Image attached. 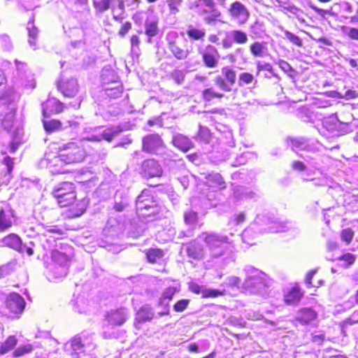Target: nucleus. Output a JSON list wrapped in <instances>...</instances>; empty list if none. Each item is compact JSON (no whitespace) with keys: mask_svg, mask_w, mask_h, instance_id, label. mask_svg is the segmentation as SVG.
<instances>
[{"mask_svg":"<svg viewBox=\"0 0 358 358\" xmlns=\"http://www.w3.org/2000/svg\"><path fill=\"white\" fill-rule=\"evenodd\" d=\"M247 278L245 287L250 292L264 296L268 287L266 275L261 271L248 266L245 269Z\"/></svg>","mask_w":358,"mask_h":358,"instance_id":"1","label":"nucleus"},{"mask_svg":"<svg viewBox=\"0 0 358 358\" xmlns=\"http://www.w3.org/2000/svg\"><path fill=\"white\" fill-rule=\"evenodd\" d=\"M62 153L59 156L61 161L66 164L79 163L84 160L87 155L85 141L69 142L63 145Z\"/></svg>","mask_w":358,"mask_h":358,"instance_id":"2","label":"nucleus"},{"mask_svg":"<svg viewBox=\"0 0 358 358\" xmlns=\"http://www.w3.org/2000/svg\"><path fill=\"white\" fill-rule=\"evenodd\" d=\"M199 238L206 243L213 257H221L227 250L228 238L225 236L203 233L199 236Z\"/></svg>","mask_w":358,"mask_h":358,"instance_id":"3","label":"nucleus"},{"mask_svg":"<svg viewBox=\"0 0 358 358\" xmlns=\"http://www.w3.org/2000/svg\"><path fill=\"white\" fill-rule=\"evenodd\" d=\"M52 194L62 207L67 206L76 199L75 185L69 182H60L54 187Z\"/></svg>","mask_w":358,"mask_h":358,"instance_id":"4","label":"nucleus"},{"mask_svg":"<svg viewBox=\"0 0 358 358\" xmlns=\"http://www.w3.org/2000/svg\"><path fill=\"white\" fill-rule=\"evenodd\" d=\"M137 211L143 216H150L158 212V207L152 200L148 191H143L136 201Z\"/></svg>","mask_w":358,"mask_h":358,"instance_id":"5","label":"nucleus"},{"mask_svg":"<svg viewBox=\"0 0 358 358\" xmlns=\"http://www.w3.org/2000/svg\"><path fill=\"white\" fill-rule=\"evenodd\" d=\"M222 74L215 77L214 84L221 90L229 92L236 83V72L229 66L222 69Z\"/></svg>","mask_w":358,"mask_h":358,"instance_id":"6","label":"nucleus"},{"mask_svg":"<svg viewBox=\"0 0 358 358\" xmlns=\"http://www.w3.org/2000/svg\"><path fill=\"white\" fill-rule=\"evenodd\" d=\"M57 87L64 96L69 98L76 96L79 91L78 80L72 76L67 77L64 75H62L58 81Z\"/></svg>","mask_w":358,"mask_h":358,"instance_id":"7","label":"nucleus"},{"mask_svg":"<svg viewBox=\"0 0 358 358\" xmlns=\"http://www.w3.org/2000/svg\"><path fill=\"white\" fill-rule=\"evenodd\" d=\"M90 343V337L85 334H80L72 338L66 347L68 345H70L73 358H80L82 354H85L86 348L89 346Z\"/></svg>","mask_w":358,"mask_h":358,"instance_id":"8","label":"nucleus"},{"mask_svg":"<svg viewBox=\"0 0 358 358\" xmlns=\"http://www.w3.org/2000/svg\"><path fill=\"white\" fill-rule=\"evenodd\" d=\"M162 173V166L154 159H145L141 164L140 174L143 178H159Z\"/></svg>","mask_w":358,"mask_h":358,"instance_id":"9","label":"nucleus"},{"mask_svg":"<svg viewBox=\"0 0 358 358\" xmlns=\"http://www.w3.org/2000/svg\"><path fill=\"white\" fill-rule=\"evenodd\" d=\"M142 145L143 151L155 153L163 147V141L159 134H148L143 138Z\"/></svg>","mask_w":358,"mask_h":358,"instance_id":"10","label":"nucleus"},{"mask_svg":"<svg viewBox=\"0 0 358 358\" xmlns=\"http://www.w3.org/2000/svg\"><path fill=\"white\" fill-rule=\"evenodd\" d=\"M6 308L14 314H20L25 307L24 299L17 293L10 294L6 300Z\"/></svg>","mask_w":358,"mask_h":358,"instance_id":"11","label":"nucleus"},{"mask_svg":"<svg viewBox=\"0 0 358 358\" xmlns=\"http://www.w3.org/2000/svg\"><path fill=\"white\" fill-rule=\"evenodd\" d=\"M229 13L231 17L237 20L241 24H244L248 20L250 15L245 6L240 1H235L231 3L229 9Z\"/></svg>","mask_w":358,"mask_h":358,"instance_id":"12","label":"nucleus"},{"mask_svg":"<svg viewBox=\"0 0 358 358\" xmlns=\"http://www.w3.org/2000/svg\"><path fill=\"white\" fill-rule=\"evenodd\" d=\"M158 18L155 15L150 13L148 15L145 22V34L148 37V42H151V38L156 36L159 33Z\"/></svg>","mask_w":358,"mask_h":358,"instance_id":"13","label":"nucleus"},{"mask_svg":"<svg viewBox=\"0 0 358 358\" xmlns=\"http://www.w3.org/2000/svg\"><path fill=\"white\" fill-rule=\"evenodd\" d=\"M106 320L112 325H122L127 319V312L124 308L110 310L106 316Z\"/></svg>","mask_w":358,"mask_h":358,"instance_id":"14","label":"nucleus"},{"mask_svg":"<svg viewBox=\"0 0 358 358\" xmlns=\"http://www.w3.org/2000/svg\"><path fill=\"white\" fill-rule=\"evenodd\" d=\"M123 231V225L115 217H110L103 229L106 236H117Z\"/></svg>","mask_w":358,"mask_h":358,"instance_id":"15","label":"nucleus"},{"mask_svg":"<svg viewBox=\"0 0 358 358\" xmlns=\"http://www.w3.org/2000/svg\"><path fill=\"white\" fill-rule=\"evenodd\" d=\"M51 257L52 261L59 266L58 268L60 269V276H65L68 271V257L63 252L53 250L51 253Z\"/></svg>","mask_w":358,"mask_h":358,"instance_id":"16","label":"nucleus"},{"mask_svg":"<svg viewBox=\"0 0 358 358\" xmlns=\"http://www.w3.org/2000/svg\"><path fill=\"white\" fill-rule=\"evenodd\" d=\"M187 255L189 257L199 260L204 257V248L196 241L189 243L186 247Z\"/></svg>","mask_w":358,"mask_h":358,"instance_id":"17","label":"nucleus"},{"mask_svg":"<svg viewBox=\"0 0 358 358\" xmlns=\"http://www.w3.org/2000/svg\"><path fill=\"white\" fill-rule=\"evenodd\" d=\"M173 145L183 152H187L193 148V143L186 136L181 134H174L172 138Z\"/></svg>","mask_w":358,"mask_h":358,"instance_id":"18","label":"nucleus"},{"mask_svg":"<svg viewBox=\"0 0 358 358\" xmlns=\"http://www.w3.org/2000/svg\"><path fill=\"white\" fill-rule=\"evenodd\" d=\"M214 54L218 55L217 49L214 46L208 45L206 47V51L202 55L203 62L208 68H215L218 64V57H216Z\"/></svg>","mask_w":358,"mask_h":358,"instance_id":"19","label":"nucleus"},{"mask_svg":"<svg viewBox=\"0 0 358 358\" xmlns=\"http://www.w3.org/2000/svg\"><path fill=\"white\" fill-rule=\"evenodd\" d=\"M215 8L216 6L213 0H196L190 7L191 9H196L197 13L201 15L208 13Z\"/></svg>","mask_w":358,"mask_h":358,"instance_id":"20","label":"nucleus"},{"mask_svg":"<svg viewBox=\"0 0 358 358\" xmlns=\"http://www.w3.org/2000/svg\"><path fill=\"white\" fill-rule=\"evenodd\" d=\"M13 217V211L10 208H0V231H5L12 227Z\"/></svg>","mask_w":358,"mask_h":358,"instance_id":"21","label":"nucleus"},{"mask_svg":"<svg viewBox=\"0 0 358 358\" xmlns=\"http://www.w3.org/2000/svg\"><path fill=\"white\" fill-rule=\"evenodd\" d=\"M206 183L209 187L218 189L220 190L226 188L225 182L222 176L218 173H213L206 176Z\"/></svg>","mask_w":358,"mask_h":358,"instance_id":"22","label":"nucleus"},{"mask_svg":"<svg viewBox=\"0 0 358 358\" xmlns=\"http://www.w3.org/2000/svg\"><path fill=\"white\" fill-rule=\"evenodd\" d=\"M316 317L317 313L312 308H304L299 311L296 320L302 324H308Z\"/></svg>","mask_w":358,"mask_h":358,"instance_id":"23","label":"nucleus"},{"mask_svg":"<svg viewBox=\"0 0 358 358\" xmlns=\"http://www.w3.org/2000/svg\"><path fill=\"white\" fill-rule=\"evenodd\" d=\"M110 8L112 10L113 18L121 20L124 17V3L122 0H110Z\"/></svg>","mask_w":358,"mask_h":358,"instance_id":"24","label":"nucleus"},{"mask_svg":"<svg viewBox=\"0 0 358 358\" xmlns=\"http://www.w3.org/2000/svg\"><path fill=\"white\" fill-rule=\"evenodd\" d=\"M168 48L173 56L180 60L185 59L189 54L188 50L182 48L175 41H170L168 45Z\"/></svg>","mask_w":358,"mask_h":358,"instance_id":"25","label":"nucleus"},{"mask_svg":"<svg viewBox=\"0 0 358 358\" xmlns=\"http://www.w3.org/2000/svg\"><path fill=\"white\" fill-rule=\"evenodd\" d=\"M227 36L237 44L243 45L248 41L247 34L241 30H231L227 33Z\"/></svg>","mask_w":358,"mask_h":358,"instance_id":"26","label":"nucleus"},{"mask_svg":"<svg viewBox=\"0 0 358 358\" xmlns=\"http://www.w3.org/2000/svg\"><path fill=\"white\" fill-rule=\"evenodd\" d=\"M3 245L10 248L15 250L20 248L21 238L15 234H10L1 240Z\"/></svg>","mask_w":358,"mask_h":358,"instance_id":"27","label":"nucleus"},{"mask_svg":"<svg viewBox=\"0 0 358 358\" xmlns=\"http://www.w3.org/2000/svg\"><path fill=\"white\" fill-rule=\"evenodd\" d=\"M154 317L152 308L148 306H143L136 314V320L141 322L150 321Z\"/></svg>","mask_w":358,"mask_h":358,"instance_id":"28","label":"nucleus"},{"mask_svg":"<svg viewBox=\"0 0 358 358\" xmlns=\"http://www.w3.org/2000/svg\"><path fill=\"white\" fill-rule=\"evenodd\" d=\"M287 143L293 150H304L308 146V141L303 137L288 138Z\"/></svg>","mask_w":358,"mask_h":358,"instance_id":"29","label":"nucleus"},{"mask_svg":"<svg viewBox=\"0 0 358 358\" xmlns=\"http://www.w3.org/2000/svg\"><path fill=\"white\" fill-rule=\"evenodd\" d=\"M268 226L264 229L262 233H278L285 231L288 227L286 224L277 222L275 220L268 221Z\"/></svg>","mask_w":358,"mask_h":358,"instance_id":"30","label":"nucleus"},{"mask_svg":"<svg viewBox=\"0 0 358 358\" xmlns=\"http://www.w3.org/2000/svg\"><path fill=\"white\" fill-rule=\"evenodd\" d=\"M324 128L327 131H334L340 126L341 122L338 120L336 115H333L327 118H325L322 122Z\"/></svg>","mask_w":358,"mask_h":358,"instance_id":"31","label":"nucleus"},{"mask_svg":"<svg viewBox=\"0 0 358 358\" xmlns=\"http://www.w3.org/2000/svg\"><path fill=\"white\" fill-rule=\"evenodd\" d=\"M301 296L299 289L294 287L285 296V301L289 305L294 304L299 302Z\"/></svg>","mask_w":358,"mask_h":358,"instance_id":"32","label":"nucleus"},{"mask_svg":"<svg viewBox=\"0 0 358 358\" xmlns=\"http://www.w3.org/2000/svg\"><path fill=\"white\" fill-rule=\"evenodd\" d=\"M184 222L189 228L194 229L198 222L197 213L189 210L184 213Z\"/></svg>","mask_w":358,"mask_h":358,"instance_id":"33","label":"nucleus"},{"mask_svg":"<svg viewBox=\"0 0 358 358\" xmlns=\"http://www.w3.org/2000/svg\"><path fill=\"white\" fill-rule=\"evenodd\" d=\"M17 340L15 336H8L0 347V354L4 355L10 351L17 345Z\"/></svg>","mask_w":358,"mask_h":358,"instance_id":"34","label":"nucleus"},{"mask_svg":"<svg viewBox=\"0 0 358 358\" xmlns=\"http://www.w3.org/2000/svg\"><path fill=\"white\" fill-rule=\"evenodd\" d=\"M27 31L29 34V44L30 47L36 49V43L38 34V29L34 25L32 22H29L27 25Z\"/></svg>","mask_w":358,"mask_h":358,"instance_id":"35","label":"nucleus"},{"mask_svg":"<svg viewBox=\"0 0 358 358\" xmlns=\"http://www.w3.org/2000/svg\"><path fill=\"white\" fill-rule=\"evenodd\" d=\"M187 34L191 39L200 40L205 36L206 31L204 29H196L190 25L187 27Z\"/></svg>","mask_w":358,"mask_h":358,"instance_id":"36","label":"nucleus"},{"mask_svg":"<svg viewBox=\"0 0 358 358\" xmlns=\"http://www.w3.org/2000/svg\"><path fill=\"white\" fill-rule=\"evenodd\" d=\"M120 131L121 130L117 127H110L99 132V134L101 139H105L106 141L110 142Z\"/></svg>","mask_w":358,"mask_h":358,"instance_id":"37","label":"nucleus"},{"mask_svg":"<svg viewBox=\"0 0 358 358\" xmlns=\"http://www.w3.org/2000/svg\"><path fill=\"white\" fill-rule=\"evenodd\" d=\"M43 127L48 133L53 132L59 129L60 128L64 129L67 127V126L62 127V123L60 121L56 120L43 121Z\"/></svg>","mask_w":358,"mask_h":358,"instance_id":"38","label":"nucleus"},{"mask_svg":"<svg viewBox=\"0 0 358 358\" xmlns=\"http://www.w3.org/2000/svg\"><path fill=\"white\" fill-rule=\"evenodd\" d=\"M224 94L217 92L213 87H209L202 92V98L205 101H210L214 98L222 99Z\"/></svg>","mask_w":358,"mask_h":358,"instance_id":"39","label":"nucleus"},{"mask_svg":"<svg viewBox=\"0 0 358 358\" xmlns=\"http://www.w3.org/2000/svg\"><path fill=\"white\" fill-rule=\"evenodd\" d=\"M204 17V21L208 24H214L215 22L219 20V18L221 17V12L217 8H215L212 10H210Z\"/></svg>","mask_w":358,"mask_h":358,"instance_id":"40","label":"nucleus"},{"mask_svg":"<svg viewBox=\"0 0 358 358\" xmlns=\"http://www.w3.org/2000/svg\"><path fill=\"white\" fill-rule=\"evenodd\" d=\"M250 52L255 57H262L264 50H266V43L255 42L250 47Z\"/></svg>","mask_w":358,"mask_h":358,"instance_id":"41","label":"nucleus"},{"mask_svg":"<svg viewBox=\"0 0 358 358\" xmlns=\"http://www.w3.org/2000/svg\"><path fill=\"white\" fill-rule=\"evenodd\" d=\"M123 92L122 87L120 85H117L115 87L106 88L105 90V94L111 99H116L120 97Z\"/></svg>","mask_w":358,"mask_h":358,"instance_id":"42","label":"nucleus"},{"mask_svg":"<svg viewBox=\"0 0 358 358\" xmlns=\"http://www.w3.org/2000/svg\"><path fill=\"white\" fill-rule=\"evenodd\" d=\"M234 195L238 199H252L255 194L243 187H238L234 189Z\"/></svg>","mask_w":358,"mask_h":358,"instance_id":"43","label":"nucleus"},{"mask_svg":"<svg viewBox=\"0 0 358 358\" xmlns=\"http://www.w3.org/2000/svg\"><path fill=\"white\" fill-rule=\"evenodd\" d=\"M15 264L14 262H9L8 264L0 266V279L3 278L12 272L15 269Z\"/></svg>","mask_w":358,"mask_h":358,"instance_id":"44","label":"nucleus"},{"mask_svg":"<svg viewBox=\"0 0 358 358\" xmlns=\"http://www.w3.org/2000/svg\"><path fill=\"white\" fill-rule=\"evenodd\" d=\"M164 252L159 249H151L147 252V258L150 262H155L163 257Z\"/></svg>","mask_w":358,"mask_h":358,"instance_id":"45","label":"nucleus"},{"mask_svg":"<svg viewBox=\"0 0 358 358\" xmlns=\"http://www.w3.org/2000/svg\"><path fill=\"white\" fill-rule=\"evenodd\" d=\"M283 32L285 34V37L287 40H289L292 43L298 47H301L303 45L302 40L298 36L294 34L293 33L287 30H284Z\"/></svg>","mask_w":358,"mask_h":358,"instance_id":"46","label":"nucleus"},{"mask_svg":"<svg viewBox=\"0 0 358 358\" xmlns=\"http://www.w3.org/2000/svg\"><path fill=\"white\" fill-rule=\"evenodd\" d=\"M32 350V345L30 344L19 346L13 352V357H20L25 354L31 352Z\"/></svg>","mask_w":358,"mask_h":358,"instance_id":"47","label":"nucleus"},{"mask_svg":"<svg viewBox=\"0 0 358 358\" xmlns=\"http://www.w3.org/2000/svg\"><path fill=\"white\" fill-rule=\"evenodd\" d=\"M93 4L99 12H104L110 8V0H93Z\"/></svg>","mask_w":358,"mask_h":358,"instance_id":"48","label":"nucleus"},{"mask_svg":"<svg viewBox=\"0 0 358 358\" xmlns=\"http://www.w3.org/2000/svg\"><path fill=\"white\" fill-rule=\"evenodd\" d=\"M177 292V289L176 287H169L168 288H166L163 294H162V296L159 299V305H162L164 303V301L165 299H169V300H171L173 297V296Z\"/></svg>","mask_w":358,"mask_h":358,"instance_id":"49","label":"nucleus"},{"mask_svg":"<svg viewBox=\"0 0 358 358\" xmlns=\"http://www.w3.org/2000/svg\"><path fill=\"white\" fill-rule=\"evenodd\" d=\"M182 0H167L170 13L176 15L179 12L178 7L181 6Z\"/></svg>","mask_w":358,"mask_h":358,"instance_id":"50","label":"nucleus"},{"mask_svg":"<svg viewBox=\"0 0 358 358\" xmlns=\"http://www.w3.org/2000/svg\"><path fill=\"white\" fill-rule=\"evenodd\" d=\"M13 120H14V114L12 113L7 114L1 122L2 127H3V129L7 131H10L11 129V128L13 127Z\"/></svg>","mask_w":358,"mask_h":358,"instance_id":"51","label":"nucleus"},{"mask_svg":"<svg viewBox=\"0 0 358 358\" xmlns=\"http://www.w3.org/2000/svg\"><path fill=\"white\" fill-rule=\"evenodd\" d=\"M171 78L178 85L183 83L185 80V73L182 70L175 69L171 73Z\"/></svg>","mask_w":358,"mask_h":358,"instance_id":"52","label":"nucleus"},{"mask_svg":"<svg viewBox=\"0 0 358 358\" xmlns=\"http://www.w3.org/2000/svg\"><path fill=\"white\" fill-rule=\"evenodd\" d=\"M117 194H116V196H115L114 209L117 212H121L126 208V206H128V200H127V197H124V198L120 197V201H117Z\"/></svg>","mask_w":358,"mask_h":358,"instance_id":"53","label":"nucleus"},{"mask_svg":"<svg viewBox=\"0 0 358 358\" xmlns=\"http://www.w3.org/2000/svg\"><path fill=\"white\" fill-rule=\"evenodd\" d=\"M224 292L217 289H205L203 292V298H208V297H217L219 296H222Z\"/></svg>","mask_w":358,"mask_h":358,"instance_id":"54","label":"nucleus"},{"mask_svg":"<svg viewBox=\"0 0 358 358\" xmlns=\"http://www.w3.org/2000/svg\"><path fill=\"white\" fill-rule=\"evenodd\" d=\"M189 303V299H181L176 302L173 306V310L176 312H182L187 307Z\"/></svg>","mask_w":358,"mask_h":358,"instance_id":"55","label":"nucleus"},{"mask_svg":"<svg viewBox=\"0 0 358 358\" xmlns=\"http://www.w3.org/2000/svg\"><path fill=\"white\" fill-rule=\"evenodd\" d=\"M131 52L135 54H138L139 51L140 39L136 35H133L131 38Z\"/></svg>","mask_w":358,"mask_h":358,"instance_id":"56","label":"nucleus"},{"mask_svg":"<svg viewBox=\"0 0 358 358\" xmlns=\"http://www.w3.org/2000/svg\"><path fill=\"white\" fill-rule=\"evenodd\" d=\"M253 233V230L252 228L246 229L243 231V235H242V239L244 243H248L250 245H252L255 244V243L252 242L250 236H252Z\"/></svg>","mask_w":358,"mask_h":358,"instance_id":"57","label":"nucleus"},{"mask_svg":"<svg viewBox=\"0 0 358 358\" xmlns=\"http://www.w3.org/2000/svg\"><path fill=\"white\" fill-rule=\"evenodd\" d=\"M32 246H34V243L32 241L29 242V245L22 244V242L20 244V248L17 249V251L24 253L26 252L29 256H31L34 254V250L32 249Z\"/></svg>","mask_w":358,"mask_h":358,"instance_id":"58","label":"nucleus"},{"mask_svg":"<svg viewBox=\"0 0 358 358\" xmlns=\"http://www.w3.org/2000/svg\"><path fill=\"white\" fill-rule=\"evenodd\" d=\"M254 80V76L249 73H242L239 75V82L243 84H250ZM241 85V83H240Z\"/></svg>","mask_w":358,"mask_h":358,"instance_id":"59","label":"nucleus"},{"mask_svg":"<svg viewBox=\"0 0 358 358\" xmlns=\"http://www.w3.org/2000/svg\"><path fill=\"white\" fill-rule=\"evenodd\" d=\"M353 231L350 229H343L341 232V238L346 243H350L353 238Z\"/></svg>","mask_w":358,"mask_h":358,"instance_id":"60","label":"nucleus"},{"mask_svg":"<svg viewBox=\"0 0 358 358\" xmlns=\"http://www.w3.org/2000/svg\"><path fill=\"white\" fill-rule=\"evenodd\" d=\"M0 41L1 42L2 45L3 46L4 48H6V50L10 49L11 43H10V38L8 35H6V34L1 35L0 36Z\"/></svg>","mask_w":358,"mask_h":358,"instance_id":"61","label":"nucleus"},{"mask_svg":"<svg viewBox=\"0 0 358 358\" xmlns=\"http://www.w3.org/2000/svg\"><path fill=\"white\" fill-rule=\"evenodd\" d=\"M278 65L280 68L285 73H289L294 71L291 65L285 60H280Z\"/></svg>","mask_w":358,"mask_h":358,"instance_id":"62","label":"nucleus"},{"mask_svg":"<svg viewBox=\"0 0 358 358\" xmlns=\"http://www.w3.org/2000/svg\"><path fill=\"white\" fill-rule=\"evenodd\" d=\"M206 288H204L203 286H201L196 283L192 282L189 285V289L195 293V294H201L203 296V292L205 290Z\"/></svg>","mask_w":358,"mask_h":358,"instance_id":"63","label":"nucleus"},{"mask_svg":"<svg viewBox=\"0 0 358 358\" xmlns=\"http://www.w3.org/2000/svg\"><path fill=\"white\" fill-rule=\"evenodd\" d=\"M193 230H194L193 229L189 227V229L186 231H185V230L179 231L178 233V238H182L185 237L190 238V237L193 236V235H194Z\"/></svg>","mask_w":358,"mask_h":358,"instance_id":"64","label":"nucleus"}]
</instances>
